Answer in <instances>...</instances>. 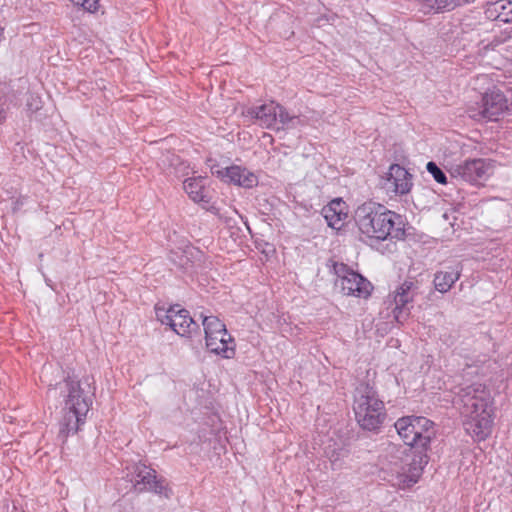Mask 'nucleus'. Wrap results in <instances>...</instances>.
Returning <instances> with one entry per match:
<instances>
[{
	"label": "nucleus",
	"instance_id": "2eb2a0df",
	"mask_svg": "<svg viewBox=\"0 0 512 512\" xmlns=\"http://www.w3.org/2000/svg\"><path fill=\"white\" fill-rule=\"evenodd\" d=\"M416 290V282L412 280H406L395 291V308L393 313L397 322H401L402 319H405L408 316L406 305L413 301Z\"/></svg>",
	"mask_w": 512,
	"mask_h": 512
},
{
	"label": "nucleus",
	"instance_id": "6e6552de",
	"mask_svg": "<svg viewBox=\"0 0 512 512\" xmlns=\"http://www.w3.org/2000/svg\"><path fill=\"white\" fill-rule=\"evenodd\" d=\"M494 173V161L490 159H471L450 168V176L461 178L473 185H483Z\"/></svg>",
	"mask_w": 512,
	"mask_h": 512
},
{
	"label": "nucleus",
	"instance_id": "7ed1b4c3",
	"mask_svg": "<svg viewBox=\"0 0 512 512\" xmlns=\"http://www.w3.org/2000/svg\"><path fill=\"white\" fill-rule=\"evenodd\" d=\"M68 395L65 400L64 416L60 426V433L66 438L76 433L84 424L90 410L91 400L84 396L78 380L68 377L66 380Z\"/></svg>",
	"mask_w": 512,
	"mask_h": 512
},
{
	"label": "nucleus",
	"instance_id": "b1692460",
	"mask_svg": "<svg viewBox=\"0 0 512 512\" xmlns=\"http://www.w3.org/2000/svg\"><path fill=\"white\" fill-rule=\"evenodd\" d=\"M295 118L297 117L294 115H290L287 109L281 104H279V108L277 109V121H279V123H281L282 125H287Z\"/></svg>",
	"mask_w": 512,
	"mask_h": 512
},
{
	"label": "nucleus",
	"instance_id": "5701e85b",
	"mask_svg": "<svg viewBox=\"0 0 512 512\" xmlns=\"http://www.w3.org/2000/svg\"><path fill=\"white\" fill-rule=\"evenodd\" d=\"M427 170L430 174H432V176L438 183H441V184L446 183L445 174L434 162L427 163Z\"/></svg>",
	"mask_w": 512,
	"mask_h": 512
},
{
	"label": "nucleus",
	"instance_id": "9b49d317",
	"mask_svg": "<svg viewBox=\"0 0 512 512\" xmlns=\"http://www.w3.org/2000/svg\"><path fill=\"white\" fill-rule=\"evenodd\" d=\"M157 315L163 324L170 326L180 336H189L198 328L189 311L178 304L170 306L163 315L159 312Z\"/></svg>",
	"mask_w": 512,
	"mask_h": 512
},
{
	"label": "nucleus",
	"instance_id": "393cba45",
	"mask_svg": "<svg viewBox=\"0 0 512 512\" xmlns=\"http://www.w3.org/2000/svg\"><path fill=\"white\" fill-rule=\"evenodd\" d=\"M476 0H450V9L474 3Z\"/></svg>",
	"mask_w": 512,
	"mask_h": 512
},
{
	"label": "nucleus",
	"instance_id": "ddd939ff",
	"mask_svg": "<svg viewBox=\"0 0 512 512\" xmlns=\"http://www.w3.org/2000/svg\"><path fill=\"white\" fill-rule=\"evenodd\" d=\"M383 188L387 193L402 196L411 191L412 175L399 164H392L383 176Z\"/></svg>",
	"mask_w": 512,
	"mask_h": 512
},
{
	"label": "nucleus",
	"instance_id": "0eeeda50",
	"mask_svg": "<svg viewBox=\"0 0 512 512\" xmlns=\"http://www.w3.org/2000/svg\"><path fill=\"white\" fill-rule=\"evenodd\" d=\"M333 270L337 276L335 285L347 296L367 299L373 290L372 284L362 275L344 263H334Z\"/></svg>",
	"mask_w": 512,
	"mask_h": 512
},
{
	"label": "nucleus",
	"instance_id": "4468645a",
	"mask_svg": "<svg viewBox=\"0 0 512 512\" xmlns=\"http://www.w3.org/2000/svg\"><path fill=\"white\" fill-rule=\"evenodd\" d=\"M215 175L226 184H233L246 189H251L258 185L257 175L240 165H231L216 170Z\"/></svg>",
	"mask_w": 512,
	"mask_h": 512
},
{
	"label": "nucleus",
	"instance_id": "412c9836",
	"mask_svg": "<svg viewBox=\"0 0 512 512\" xmlns=\"http://www.w3.org/2000/svg\"><path fill=\"white\" fill-rule=\"evenodd\" d=\"M73 4L82 7L89 13H96L99 8V0H70Z\"/></svg>",
	"mask_w": 512,
	"mask_h": 512
},
{
	"label": "nucleus",
	"instance_id": "f3484780",
	"mask_svg": "<svg viewBox=\"0 0 512 512\" xmlns=\"http://www.w3.org/2000/svg\"><path fill=\"white\" fill-rule=\"evenodd\" d=\"M348 205L341 198L330 201L322 209V214L329 227L339 230L348 217Z\"/></svg>",
	"mask_w": 512,
	"mask_h": 512
},
{
	"label": "nucleus",
	"instance_id": "f8f14e48",
	"mask_svg": "<svg viewBox=\"0 0 512 512\" xmlns=\"http://www.w3.org/2000/svg\"><path fill=\"white\" fill-rule=\"evenodd\" d=\"M421 463L412 459L411 461H396L390 463L388 471L391 473L393 485L400 489H406L418 482L422 474Z\"/></svg>",
	"mask_w": 512,
	"mask_h": 512
},
{
	"label": "nucleus",
	"instance_id": "1a4fd4ad",
	"mask_svg": "<svg viewBox=\"0 0 512 512\" xmlns=\"http://www.w3.org/2000/svg\"><path fill=\"white\" fill-rule=\"evenodd\" d=\"M481 96V109L471 117L481 116L488 120H497L500 115L512 114V93L507 96L500 90H487Z\"/></svg>",
	"mask_w": 512,
	"mask_h": 512
},
{
	"label": "nucleus",
	"instance_id": "9d476101",
	"mask_svg": "<svg viewBox=\"0 0 512 512\" xmlns=\"http://www.w3.org/2000/svg\"><path fill=\"white\" fill-rule=\"evenodd\" d=\"M134 471L136 474L134 488L136 490L139 492L152 491L167 498L169 497L171 490L166 480L162 477L159 478L153 468L139 462L135 465Z\"/></svg>",
	"mask_w": 512,
	"mask_h": 512
},
{
	"label": "nucleus",
	"instance_id": "dca6fc26",
	"mask_svg": "<svg viewBox=\"0 0 512 512\" xmlns=\"http://www.w3.org/2000/svg\"><path fill=\"white\" fill-rule=\"evenodd\" d=\"M278 108L279 103L269 101L259 106L249 108L246 114L254 119L262 128L275 129Z\"/></svg>",
	"mask_w": 512,
	"mask_h": 512
},
{
	"label": "nucleus",
	"instance_id": "39448f33",
	"mask_svg": "<svg viewBox=\"0 0 512 512\" xmlns=\"http://www.w3.org/2000/svg\"><path fill=\"white\" fill-rule=\"evenodd\" d=\"M394 427L402 441L410 447L426 450L435 437L434 423L423 416H404L399 418Z\"/></svg>",
	"mask_w": 512,
	"mask_h": 512
},
{
	"label": "nucleus",
	"instance_id": "6ab92c4d",
	"mask_svg": "<svg viewBox=\"0 0 512 512\" xmlns=\"http://www.w3.org/2000/svg\"><path fill=\"white\" fill-rule=\"evenodd\" d=\"M204 177H190L184 180L183 188L189 198L196 202H208L206 188L204 185Z\"/></svg>",
	"mask_w": 512,
	"mask_h": 512
},
{
	"label": "nucleus",
	"instance_id": "a878e982",
	"mask_svg": "<svg viewBox=\"0 0 512 512\" xmlns=\"http://www.w3.org/2000/svg\"><path fill=\"white\" fill-rule=\"evenodd\" d=\"M6 100L0 99V124L6 120Z\"/></svg>",
	"mask_w": 512,
	"mask_h": 512
},
{
	"label": "nucleus",
	"instance_id": "20e7f679",
	"mask_svg": "<svg viewBox=\"0 0 512 512\" xmlns=\"http://www.w3.org/2000/svg\"><path fill=\"white\" fill-rule=\"evenodd\" d=\"M353 411L359 426L368 431L378 430L386 418L384 402L368 387L355 396Z\"/></svg>",
	"mask_w": 512,
	"mask_h": 512
},
{
	"label": "nucleus",
	"instance_id": "423d86ee",
	"mask_svg": "<svg viewBox=\"0 0 512 512\" xmlns=\"http://www.w3.org/2000/svg\"><path fill=\"white\" fill-rule=\"evenodd\" d=\"M202 324L205 344L209 352L223 358L232 359L236 355V343L228 332L225 323L217 316H204Z\"/></svg>",
	"mask_w": 512,
	"mask_h": 512
},
{
	"label": "nucleus",
	"instance_id": "a211bd4d",
	"mask_svg": "<svg viewBox=\"0 0 512 512\" xmlns=\"http://www.w3.org/2000/svg\"><path fill=\"white\" fill-rule=\"evenodd\" d=\"M484 13L492 21L512 22V2L508 0H495L487 2Z\"/></svg>",
	"mask_w": 512,
	"mask_h": 512
},
{
	"label": "nucleus",
	"instance_id": "4be33fe9",
	"mask_svg": "<svg viewBox=\"0 0 512 512\" xmlns=\"http://www.w3.org/2000/svg\"><path fill=\"white\" fill-rule=\"evenodd\" d=\"M422 1V9L424 12H429L431 10L435 12L441 11L446 6L447 0H421Z\"/></svg>",
	"mask_w": 512,
	"mask_h": 512
},
{
	"label": "nucleus",
	"instance_id": "f257e3e1",
	"mask_svg": "<svg viewBox=\"0 0 512 512\" xmlns=\"http://www.w3.org/2000/svg\"><path fill=\"white\" fill-rule=\"evenodd\" d=\"M453 405L465 418L464 428L475 441H484L491 435L493 398L485 385L475 383L461 388L453 399Z\"/></svg>",
	"mask_w": 512,
	"mask_h": 512
},
{
	"label": "nucleus",
	"instance_id": "f03ea898",
	"mask_svg": "<svg viewBox=\"0 0 512 512\" xmlns=\"http://www.w3.org/2000/svg\"><path fill=\"white\" fill-rule=\"evenodd\" d=\"M355 223L360 233L369 239L399 240L405 236L403 217L372 201L365 202L356 209Z\"/></svg>",
	"mask_w": 512,
	"mask_h": 512
},
{
	"label": "nucleus",
	"instance_id": "aec40b11",
	"mask_svg": "<svg viewBox=\"0 0 512 512\" xmlns=\"http://www.w3.org/2000/svg\"><path fill=\"white\" fill-rule=\"evenodd\" d=\"M434 286L437 291L446 293L448 291V273L438 272L434 277Z\"/></svg>",
	"mask_w": 512,
	"mask_h": 512
}]
</instances>
